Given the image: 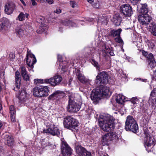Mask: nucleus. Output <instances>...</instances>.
Listing matches in <instances>:
<instances>
[{"instance_id": "a18cd8bd", "label": "nucleus", "mask_w": 156, "mask_h": 156, "mask_svg": "<svg viewBox=\"0 0 156 156\" xmlns=\"http://www.w3.org/2000/svg\"><path fill=\"white\" fill-rule=\"evenodd\" d=\"M40 28L42 31L44 32L48 29V27L45 25L42 24L40 27Z\"/></svg>"}, {"instance_id": "49530a36", "label": "nucleus", "mask_w": 156, "mask_h": 156, "mask_svg": "<svg viewBox=\"0 0 156 156\" xmlns=\"http://www.w3.org/2000/svg\"><path fill=\"white\" fill-rule=\"evenodd\" d=\"M70 4L73 8H75L77 6V4L74 1H71Z\"/></svg>"}, {"instance_id": "bf43d9fd", "label": "nucleus", "mask_w": 156, "mask_h": 156, "mask_svg": "<svg viewBox=\"0 0 156 156\" xmlns=\"http://www.w3.org/2000/svg\"><path fill=\"white\" fill-rule=\"evenodd\" d=\"M87 1L91 3L94 2V0H87Z\"/></svg>"}, {"instance_id": "473e14b6", "label": "nucleus", "mask_w": 156, "mask_h": 156, "mask_svg": "<svg viewBox=\"0 0 156 156\" xmlns=\"http://www.w3.org/2000/svg\"><path fill=\"white\" fill-rule=\"evenodd\" d=\"M33 91L34 96L40 97V86L35 87L33 88Z\"/></svg>"}, {"instance_id": "4468645a", "label": "nucleus", "mask_w": 156, "mask_h": 156, "mask_svg": "<svg viewBox=\"0 0 156 156\" xmlns=\"http://www.w3.org/2000/svg\"><path fill=\"white\" fill-rule=\"evenodd\" d=\"M15 5L12 2H9L5 6V11L6 14L9 15L12 14L15 9Z\"/></svg>"}, {"instance_id": "58836bf2", "label": "nucleus", "mask_w": 156, "mask_h": 156, "mask_svg": "<svg viewBox=\"0 0 156 156\" xmlns=\"http://www.w3.org/2000/svg\"><path fill=\"white\" fill-rule=\"evenodd\" d=\"M91 62L92 64L96 67V69H97L98 70H100V67L99 64H98V63L94 59H92Z\"/></svg>"}, {"instance_id": "aec40b11", "label": "nucleus", "mask_w": 156, "mask_h": 156, "mask_svg": "<svg viewBox=\"0 0 156 156\" xmlns=\"http://www.w3.org/2000/svg\"><path fill=\"white\" fill-rule=\"evenodd\" d=\"M16 32L17 34L20 36H22L23 35H27V31L25 29L24 26H22L18 27L16 29Z\"/></svg>"}, {"instance_id": "864d4df0", "label": "nucleus", "mask_w": 156, "mask_h": 156, "mask_svg": "<svg viewBox=\"0 0 156 156\" xmlns=\"http://www.w3.org/2000/svg\"><path fill=\"white\" fill-rule=\"evenodd\" d=\"M31 4L35 6L37 5V3L35 0H31Z\"/></svg>"}, {"instance_id": "338daca9", "label": "nucleus", "mask_w": 156, "mask_h": 156, "mask_svg": "<svg viewBox=\"0 0 156 156\" xmlns=\"http://www.w3.org/2000/svg\"><path fill=\"white\" fill-rule=\"evenodd\" d=\"M122 108H123V107H122Z\"/></svg>"}, {"instance_id": "9b49d317", "label": "nucleus", "mask_w": 156, "mask_h": 156, "mask_svg": "<svg viewBox=\"0 0 156 156\" xmlns=\"http://www.w3.org/2000/svg\"><path fill=\"white\" fill-rule=\"evenodd\" d=\"M26 59L27 65L31 68H33L34 65L36 62V60L34 55L30 51H27Z\"/></svg>"}, {"instance_id": "de8ad7c7", "label": "nucleus", "mask_w": 156, "mask_h": 156, "mask_svg": "<svg viewBox=\"0 0 156 156\" xmlns=\"http://www.w3.org/2000/svg\"><path fill=\"white\" fill-rule=\"evenodd\" d=\"M82 156H91V154L90 152L87 151L86 149Z\"/></svg>"}, {"instance_id": "37998d69", "label": "nucleus", "mask_w": 156, "mask_h": 156, "mask_svg": "<svg viewBox=\"0 0 156 156\" xmlns=\"http://www.w3.org/2000/svg\"><path fill=\"white\" fill-rule=\"evenodd\" d=\"M115 41H116V42L120 43L122 44H123V41L121 39L120 35L115 38Z\"/></svg>"}, {"instance_id": "9d476101", "label": "nucleus", "mask_w": 156, "mask_h": 156, "mask_svg": "<svg viewBox=\"0 0 156 156\" xmlns=\"http://www.w3.org/2000/svg\"><path fill=\"white\" fill-rule=\"evenodd\" d=\"M120 9L122 14L125 16L129 17L132 14L131 7L128 4L122 5L120 6Z\"/></svg>"}, {"instance_id": "ea45409f", "label": "nucleus", "mask_w": 156, "mask_h": 156, "mask_svg": "<svg viewBox=\"0 0 156 156\" xmlns=\"http://www.w3.org/2000/svg\"><path fill=\"white\" fill-rule=\"evenodd\" d=\"M147 45L148 49L150 50L154 49L155 46L154 43L151 41L148 43Z\"/></svg>"}, {"instance_id": "f257e3e1", "label": "nucleus", "mask_w": 156, "mask_h": 156, "mask_svg": "<svg viewBox=\"0 0 156 156\" xmlns=\"http://www.w3.org/2000/svg\"><path fill=\"white\" fill-rule=\"evenodd\" d=\"M109 78L108 74L105 71L100 73L96 77L95 83L97 86H100L98 89L101 97L111 94L109 88L104 85L108 83Z\"/></svg>"}, {"instance_id": "2eb2a0df", "label": "nucleus", "mask_w": 156, "mask_h": 156, "mask_svg": "<svg viewBox=\"0 0 156 156\" xmlns=\"http://www.w3.org/2000/svg\"><path fill=\"white\" fill-rule=\"evenodd\" d=\"M99 90L98 89L93 90L90 96L92 100L95 101L99 100L101 98V97Z\"/></svg>"}, {"instance_id": "3c124183", "label": "nucleus", "mask_w": 156, "mask_h": 156, "mask_svg": "<svg viewBox=\"0 0 156 156\" xmlns=\"http://www.w3.org/2000/svg\"><path fill=\"white\" fill-rule=\"evenodd\" d=\"M154 81L156 82V70L154 72V75L153 78V80L152 83H153Z\"/></svg>"}, {"instance_id": "a878e982", "label": "nucleus", "mask_w": 156, "mask_h": 156, "mask_svg": "<svg viewBox=\"0 0 156 156\" xmlns=\"http://www.w3.org/2000/svg\"><path fill=\"white\" fill-rule=\"evenodd\" d=\"M16 86L17 88H20V75L19 72L17 71L15 73Z\"/></svg>"}, {"instance_id": "13d9d810", "label": "nucleus", "mask_w": 156, "mask_h": 156, "mask_svg": "<svg viewBox=\"0 0 156 156\" xmlns=\"http://www.w3.org/2000/svg\"><path fill=\"white\" fill-rule=\"evenodd\" d=\"M20 1L24 6H26V4L24 1L23 0H20Z\"/></svg>"}, {"instance_id": "f8f14e48", "label": "nucleus", "mask_w": 156, "mask_h": 156, "mask_svg": "<svg viewBox=\"0 0 156 156\" xmlns=\"http://www.w3.org/2000/svg\"><path fill=\"white\" fill-rule=\"evenodd\" d=\"M78 80L81 83L86 84H90L91 80L86 78L83 75L79 70H77L76 75Z\"/></svg>"}, {"instance_id": "b1692460", "label": "nucleus", "mask_w": 156, "mask_h": 156, "mask_svg": "<svg viewBox=\"0 0 156 156\" xmlns=\"http://www.w3.org/2000/svg\"><path fill=\"white\" fill-rule=\"evenodd\" d=\"M4 138L6 140V143L8 146H11L13 145L14 144L13 139L11 136L6 135L5 136Z\"/></svg>"}, {"instance_id": "f03ea898", "label": "nucleus", "mask_w": 156, "mask_h": 156, "mask_svg": "<svg viewBox=\"0 0 156 156\" xmlns=\"http://www.w3.org/2000/svg\"><path fill=\"white\" fill-rule=\"evenodd\" d=\"M113 117L109 115H105L99 121L101 128L105 131L109 132L113 130L115 127Z\"/></svg>"}, {"instance_id": "0eeeda50", "label": "nucleus", "mask_w": 156, "mask_h": 156, "mask_svg": "<svg viewBox=\"0 0 156 156\" xmlns=\"http://www.w3.org/2000/svg\"><path fill=\"white\" fill-rule=\"evenodd\" d=\"M81 105L80 103H77L74 101H73L71 98H69L67 108L68 110L70 112H76L79 110L81 107Z\"/></svg>"}, {"instance_id": "5fc2aeb1", "label": "nucleus", "mask_w": 156, "mask_h": 156, "mask_svg": "<svg viewBox=\"0 0 156 156\" xmlns=\"http://www.w3.org/2000/svg\"><path fill=\"white\" fill-rule=\"evenodd\" d=\"M46 2L49 4H51L53 3V0H45Z\"/></svg>"}, {"instance_id": "20e7f679", "label": "nucleus", "mask_w": 156, "mask_h": 156, "mask_svg": "<svg viewBox=\"0 0 156 156\" xmlns=\"http://www.w3.org/2000/svg\"><path fill=\"white\" fill-rule=\"evenodd\" d=\"M125 127L126 131H131L134 133L137 132L138 130V125L136 121L130 115L127 117Z\"/></svg>"}, {"instance_id": "6e6d98bb", "label": "nucleus", "mask_w": 156, "mask_h": 156, "mask_svg": "<svg viewBox=\"0 0 156 156\" xmlns=\"http://www.w3.org/2000/svg\"><path fill=\"white\" fill-rule=\"evenodd\" d=\"M140 0H130L131 3L134 4L138 2Z\"/></svg>"}, {"instance_id": "39448f33", "label": "nucleus", "mask_w": 156, "mask_h": 156, "mask_svg": "<svg viewBox=\"0 0 156 156\" xmlns=\"http://www.w3.org/2000/svg\"><path fill=\"white\" fill-rule=\"evenodd\" d=\"M63 123L65 128L72 131L76 129L79 124L77 120L71 116H68L65 118Z\"/></svg>"}, {"instance_id": "a211bd4d", "label": "nucleus", "mask_w": 156, "mask_h": 156, "mask_svg": "<svg viewBox=\"0 0 156 156\" xmlns=\"http://www.w3.org/2000/svg\"><path fill=\"white\" fill-rule=\"evenodd\" d=\"M62 92L59 90H57L49 96V99L58 100L62 97Z\"/></svg>"}, {"instance_id": "393cba45", "label": "nucleus", "mask_w": 156, "mask_h": 156, "mask_svg": "<svg viewBox=\"0 0 156 156\" xmlns=\"http://www.w3.org/2000/svg\"><path fill=\"white\" fill-rule=\"evenodd\" d=\"M116 100L117 103L121 105H122L125 101V98L124 95L119 94L116 96Z\"/></svg>"}, {"instance_id": "0e129e2a", "label": "nucleus", "mask_w": 156, "mask_h": 156, "mask_svg": "<svg viewBox=\"0 0 156 156\" xmlns=\"http://www.w3.org/2000/svg\"><path fill=\"white\" fill-rule=\"evenodd\" d=\"M10 60H12V59H11V58H10Z\"/></svg>"}, {"instance_id": "cd10ccee", "label": "nucleus", "mask_w": 156, "mask_h": 156, "mask_svg": "<svg viewBox=\"0 0 156 156\" xmlns=\"http://www.w3.org/2000/svg\"><path fill=\"white\" fill-rule=\"evenodd\" d=\"M156 100V88H154L151 92L149 98V101L154 104V101Z\"/></svg>"}, {"instance_id": "c03bdc74", "label": "nucleus", "mask_w": 156, "mask_h": 156, "mask_svg": "<svg viewBox=\"0 0 156 156\" xmlns=\"http://www.w3.org/2000/svg\"><path fill=\"white\" fill-rule=\"evenodd\" d=\"M44 80H42V79H36V80H34V83L36 84H37L39 83H46L44 82Z\"/></svg>"}, {"instance_id": "5701e85b", "label": "nucleus", "mask_w": 156, "mask_h": 156, "mask_svg": "<svg viewBox=\"0 0 156 156\" xmlns=\"http://www.w3.org/2000/svg\"><path fill=\"white\" fill-rule=\"evenodd\" d=\"M122 30L119 28L117 30H112L109 33V35L112 37H118L120 35V34L122 32Z\"/></svg>"}, {"instance_id": "f3484780", "label": "nucleus", "mask_w": 156, "mask_h": 156, "mask_svg": "<svg viewBox=\"0 0 156 156\" xmlns=\"http://www.w3.org/2000/svg\"><path fill=\"white\" fill-rule=\"evenodd\" d=\"M58 59L60 62L59 65L60 68L61 69V73H63L67 69V66H66L67 63L66 62L62 61V57L61 55H58Z\"/></svg>"}, {"instance_id": "09e8293b", "label": "nucleus", "mask_w": 156, "mask_h": 156, "mask_svg": "<svg viewBox=\"0 0 156 156\" xmlns=\"http://www.w3.org/2000/svg\"><path fill=\"white\" fill-rule=\"evenodd\" d=\"M142 53L143 55L144 56L147 57V58H148V56H149V55L151 54H152L151 53L148 54V53H147V52L143 50L142 51Z\"/></svg>"}, {"instance_id": "423d86ee", "label": "nucleus", "mask_w": 156, "mask_h": 156, "mask_svg": "<svg viewBox=\"0 0 156 156\" xmlns=\"http://www.w3.org/2000/svg\"><path fill=\"white\" fill-rule=\"evenodd\" d=\"M62 80V78L61 76L57 75L51 78L45 79L44 82L54 87L59 85Z\"/></svg>"}, {"instance_id": "c85d7f7f", "label": "nucleus", "mask_w": 156, "mask_h": 156, "mask_svg": "<svg viewBox=\"0 0 156 156\" xmlns=\"http://www.w3.org/2000/svg\"><path fill=\"white\" fill-rule=\"evenodd\" d=\"M29 16V14L26 12H20L17 18V19L18 20L20 21H23L25 20L26 18H27Z\"/></svg>"}, {"instance_id": "bb28decb", "label": "nucleus", "mask_w": 156, "mask_h": 156, "mask_svg": "<svg viewBox=\"0 0 156 156\" xmlns=\"http://www.w3.org/2000/svg\"><path fill=\"white\" fill-rule=\"evenodd\" d=\"M148 29L154 35L156 36V26L154 22H152L150 24Z\"/></svg>"}, {"instance_id": "79ce46f5", "label": "nucleus", "mask_w": 156, "mask_h": 156, "mask_svg": "<svg viewBox=\"0 0 156 156\" xmlns=\"http://www.w3.org/2000/svg\"><path fill=\"white\" fill-rule=\"evenodd\" d=\"M130 102L133 104H137L139 103L138 99L136 97H133L130 100Z\"/></svg>"}, {"instance_id": "8fccbe9b", "label": "nucleus", "mask_w": 156, "mask_h": 156, "mask_svg": "<svg viewBox=\"0 0 156 156\" xmlns=\"http://www.w3.org/2000/svg\"><path fill=\"white\" fill-rule=\"evenodd\" d=\"M11 119L12 122H14L16 121L15 114H10Z\"/></svg>"}, {"instance_id": "7c9ffc66", "label": "nucleus", "mask_w": 156, "mask_h": 156, "mask_svg": "<svg viewBox=\"0 0 156 156\" xmlns=\"http://www.w3.org/2000/svg\"><path fill=\"white\" fill-rule=\"evenodd\" d=\"M85 149L80 146H78L76 147V151L77 154L80 156H82Z\"/></svg>"}, {"instance_id": "69168bd1", "label": "nucleus", "mask_w": 156, "mask_h": 156, "mask_svg": "<svg viewBox=\"0 0 156 156\" xmlns=\"http://www.w3.org/2000/svg\"><path fill=\"white\" fill-rule=\"evenodd\" d=\"M154 50H155V49H154ZM152 50H153V49H152Z\"/></svg>"}, {"instance_id": "6ab92c4d", "label": "nucleus", "mask_w": 156, "mask_h": 156, "mask_svg": "<svg viewBox=\"0 0 156 156\" xmlns=\"http://www.w3.org/2000/svg\"><path fill=\"white\" fill-rule=\"evenodd\" d=\"M148 57L147 64L149 67L152 69L156 66V62L152 54L149 55Z\"/></svg>"}, {"instance_id": "680f3d73", "label": "nucleus", "mask_w": 156, "mask_h": 156, "mask_svg": "<svg viewBox=\"0 0 156 156\" xmlns=\"http://www.w3.org/2000/svg\"><path fill=\"white\" fill-rule=\"evenodd\" d=\"M41 2H44V0H39Z\"/></svg>"}, {"instance_id": "052dcab7", "label": "nucleus", "mask_w": 156, "mask_h": 156, "mask_svg": "<svg viewBox=\"0 0 156 156\" xmlns=\"http://www.w3.org/2000/svg\"><path fill=\"white\" fill-rule=\"evenodd\" d=\"M72 80L71 79H70L69 81V85H70L71 84V82L72 81Z\"/></svg>"}, {"instance_id": "ddd939ff", "label": "nucleus", "mask_w": 156, "mask_h": 156, "mask_svg": "<svg viewBox=\"0 0 156 156\" xmlns=\"http://www.w3.org/2000/svg\"><path fill=\"white\" fill-rule=\"evenodd\" d=\"M29 96L28 94H27L25 90L24 89L19 91V95L18 96V98L20 100L22 103H23L24 105H26L28 102V100L27 99L28 97Z\"/></svg>"}, {"instance_id": "f704fd0d", "label": "nucleus", "mask_w": 156, "mask_h": 156, "mask_svg": "<svg viewBox=\"0 0 156 156\" xmlns=\"http://www.w3.org/2000/svg\"><path fill=\"white\" fill-rule=\"evenodd\" d=\"M102 138V141L105 142V143L111 140L109 133L105 134Z\"/></svg>"}, {"instance_id": "603ef678", "label": "nucleus", "mask_w": 156, "mask_h": 156, "mask_svg": "<svg viewBox=\"0 0 156 156\" xmlns=\"http://www.w3.org/2000/svg\"><path fill=\"white\" fill-rule=\"evenodd\" d=\"M54 12L57 14H59L61 12V10L60 9L57 8L54 11Z\"/></svg>"}, {"instance_id": "2f4dec72", "label": "nucleus", "mask_w": 156, "mask_h": 156, "mask_svg": "<svg viewBox=\"0 0 156 156\" xmlns=\"http://www.w3.org/2000/svg\"><path fill=\"white\" fill-rule=\"evenodd\" d=\"M121 21V17L119 15L115 16L113 17V22L116 26H119L120 25Z\"/></svg>"}, {"instance_id": "774afa93", "label": "nucleus", "mask_w": 156, "mask_h": 156, "mask_svg": "<svg viewBox=\"0 0 156 156\" xmlns=\"http://www.w3.org/2000/svg\"><path fill=\"white\" fill-rule=\"evenodd\" d=\"M156 101V100H155L154 102Z\"/></svg>"}, {"instance_id": "72a5a7b5", "label": "nucleus", "mask_w": 156, "mask_h": 156, "mask_svg": "<svg viewBox=\"0 0 156 156\" xmlns=\"http://www.w3.org/2000/svg\"><path fill=\"white\" fill-rule=\"evenodd\" d=\"M142 119L143 122V124L146 125L149 122L150 117L147 113H145L143 115Z\"/></svg>"}, {"instance_id": "4c0bfd02", "label": "nucleus", "mask_w": 156, "mask_h": 156, "mask_svg": "<svg viewBox=\"0 0 156 156\" xmlns=\"http://www.w3.org/2000/svg\"><path fill=\"white\" fill-rule=\"evenodd\" d=\"M109 133L111 140L118 138V135L115 132H112Z\"/></svg>"}, {"instance_id": "1a4fd4ad", "label": "nucleus", "mask_w": 156, "mask_h": 156, "mask_svg": "<svg viewBox=\"0 0 156 156\" xmlns=\"http://www.w3.org/2000/svg\"><path fill=\"white\" fill-rule=\"evenodd\" d=\"M43 132L44 133H47L52 136H57L60 133L58 128L54 124L51 125L48 129H44Z\"/></svg>"}, {"instance_id": "e433bc0d", "label": "nucleus", "mask_w": 156, "mask_h": 156, "mask_svg": "<svg viewBox=\"0 0 156 156\" xmlns=\"http://www.w3.org/2000/svg\"><path fill=\"white\" fill-rule=\"evenodd\" d=\"M63 24L64 25L69 27H76L77 26L76 25L75 23L69 20L66 21L63 23Z\"/></svg>"}, {"instance_id": "c756f323", "label": "nucleus", "mask_w": 156, "mask_h": 156, "mask_svg": "<svg viewBox=\"0 0 156 156\" xmlns=\"http://www.w3.org/2000/svg\"><path fill=\"white\" fill-rule=\"evenodd\" d=\"M8 20L4 18L0 20V31L4 29L6 25L8 22Z\"/></svg>"}, {"instance_id": "4be33fe9", "label": "nucleus", "mask_w": 156, "mask_h": 156, "mask_svg": "<svg viewBox=\"0 0 156 156\" xmlns=\"http://www.w3.org/2000/svg\"><path fill=\"white\" fill-rule=\"evenodd\" d=\"M20 73L21 75L24 80L27 81L29 80V76L27 74L25 67L21 66L20 67Z\"/></svg>"}, {"instance_id": "6e6552de", "label": "nucleus", "mask_w": 156, "mask_h": 156, "mask_svg": "<svg viewBox=\"0 0 156 156\" xmlns=\"http://www.w3.org/2000/svg\"><path fill=\"white\" fill-rule=\"evenodd\" d=\"M61 151L63 156H70L72 153V150L67 143L62 139Z\"/></svg>"}, {"instance_id": "dca6fc26", "label": "nucleus", "mask_w": 156, "mask_h": 156, "mask_svg": "<svg viewBox=\"0 0 156 156\" xmlns=\"http://www.w3.org/2000/svg\"><path fill=\"white\" fill-rule=\"evenodd\" d=\"M153 137L148 133H145V136L144 139L145 146L148 147H150L154 144V140H153Z\"/></svg>"}, {"instance_id": "4d7b16f0", "label": "nucleus", "mask_w": 156, "mask_h": 156, "mask_svg": "<svg viewBox=\"0 0 156 156\" xmlns=\"http://www.w3.org/2000/svg\"><path fill=\"white\" fill-rule=\"evenodd\" d=\"M109 54L111 56H114V54L113 53V51H111L109 52Z\"/></svg>"}, {"instance_id": "e2e57ef3", "label": "nucleus", "mask_w": 156, "mask_h": 156, "mask_svg": "<svg viewBox=\"0 0 156 156\" xmlns=\"http://www.w3.org/2000/svg\"><path fill=\"white\" fill-rule=\"evenodd\" d=\"M11 56H12V57H13V54H10V55H9V57L10 58V57Z\"/></svg>"}, {"instance_id": "7ed1b4c3", "label": "nucleus", "mask_w": 156, "mask_h": 156, "mask_svg": "<svg viewBox=\"0 0 156 156\" xmlns=\"http://www.w3.org/2000/svg\"><path fill=\"white\" fill-rule=\"evenodd\" d=\"M142 7L140 9L141 14L138 16V20L141 24L147 26L152 20V18L147 14L148 12V7L146 4H141Z\"/></svg>"}, {"instance_id": "c9c22d12", "label": "nucleus", "mask_w": 156, "mask_h": 156, "mask_svg": "<svg viewBox=\"0 0 156 156\" xmlns=\"http://www.w3.org/2000/svg\"><path fill=\"white\" fill-rule=\"evenodd\" d=\"M98 23H100L102 24H105L107 25L108 23L107 20L105 19L103 16L102 17H99L98 19Z\"/></svg>"}, {"instance_id": "a19ab883", "label": "nucleus", "mask_w": 156, "mask_h": 156, "mask_svg": "<svg viewBox=\"0 0 156 156\" xmlns=\"http://www.w3.org/2000/svg\"><path fill=\"white\" fill-rule=\"evenodd\" d=\"M9 110L10 114H16V111L13 105H11L10 106Z\"/></svg>"}, {"instance_id": "412c9836", "label": "nucleus", "mask_w": 156, "mask_h": 156, "mask_svg": "<svg viewBox=\"0 0 156 156\" xmlns=\"http://www.w3.org/2000/svg\"><path fill=\"white\" fill-rule=\"evenodd\" d=\"M49 90L47 86H40V97L47 96L48 95Z\"/></svg>"}]
</instances>
